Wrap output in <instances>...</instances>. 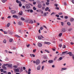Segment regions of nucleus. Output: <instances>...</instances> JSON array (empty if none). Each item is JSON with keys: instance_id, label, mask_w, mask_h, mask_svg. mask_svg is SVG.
<instances>
[{"instance_id": "obj_63", "label": "nucleus", "mask_w": 74, "mask_h": 74, "mask_svg": "<svg viewBox=\"0 0 74 74\" xmlns=\"http://www.w3.org/2000/svg\"><path fill=\"white\" fill-rule=\"evenodd\" d=\"M54 5L56 7H58V4H55Z\"/></svg>"}, {"instance_id": "obj_20", "label": "nucleus", "mask_w": 74, "mask_h": 74, "mask_svg": "<svg viewBox=\"0 0 74 74\" xmlns=\"http://www.w3.org/2000/svg\"><path fill=\"white\" fill-rule=\"evenodd\" d=\"M49 63H52L53 62V60H49L48 61Z\"/></svg>"}, {"instance_id": "obj_12", "label": "nucleus", "mask_w": 74, "mask_h": 74, "mask_svg": "<svg viewBox=\"0 0 74 74\" xmlns=\"http://www.w3.org/2000/svg\"><path fill=\"white\" fill-rule=\"evenodd\" d=\"M38 8H41L42 7V5L40 4H39L38 5Z\"/></svg>"}, {"instance_id": "obj_54", "label": "nucleus", "mask_w": 74, "mask_h": 74, "mask_svg": "<svg viewBox=\"0 0 74 74\" xmlns=\"http://www.w3.org/2000/svg\"><path fill=\"white\" fill-rule=\"evenodd\" d=\"M16 1L17 3H19V1L18 0H16Z\"/></svg>"}, {"instance_id": "obj_17", "label": "nucleus", "mask_w": 74, "mask_h": 74, "mask_svg": "<svg viewBox=\"0 0 74 74\" xmlns=\"http://www.w3.org/2000/svg\"><path fill=\"white\" fill-rule=\"evenodd\" d=\"M67 24L68 26H71V23H70L69 22H68L67 23Z\"/></svg>"}, {"instance_id": "obj_14", "label": "nucleus", "mask_w": 74, "mask_h": 74, "mask_svg": "<svg viewBox=\"0 0 74 74\" xmlns=\"http://www.w3.org/2000/svg\"><path fill=\"white\" fill-rule=\"evenodd\" d=\"M62 59H63V58L61 57L59 58V59H58V61H60V60H62Z\"/></svg>"}, {"instance_id": "obj_30", "label": "nucleus", "mask_w": 74, "mask_h": 74, "mask_svg": "<svg viewBox=\"0 0 74 74\" xmlns=\"http://www.w3.org/2000/svg\"><path fill=\"white\" fill-rule=\"evenodd\" d=\"M44 58L45 59H47V56H44Z\"/></svg>"}, {"instance_id": "obj_51", "label": "nucleus", "mask_w": 74, "mask_h": 74, "mask_svg": "<svg viewBox=\"0 0 74 74\" xmlns=\"http://www.w3.org/2000/svg\"><path fill=\"white\" fill-rule=\"evenodd\" d=\"M41 10H37L36 11L37 12H41Z\"/></svg>"}, {"instance_id": "obj_5", "label": "nucleus", "mask_w": 74, "mask_h": 74, "mask_svg": "<svg viewBox=\"0 0 74 74\" xmlns=\"http://www.w3.org/2000/svg\"><path fill=\"white\" fill-rule=\"evenodd\" d=\"M29 20H28L26 21V22H27L29 23H31V24L33 23V21L32 20H31L29 22Z\"/></svg>"}, {"instance_id": "obj_50", "label": "nucleus", "mask_w": 74, "mask_h": 74, "mask_svg": "<svg viewBox=\"0 0 74 74\" xmlns=\"http://www.w3.org/2000/svg\"><path fill=\"white\" fill-rule=\"evenodd\" d=\"M68 30L69 31H71V30H72V28H70Z\"/></svg>"}, {"instance_id": "obj_24", "label": "nucleus", "mask_w": 74, "mask_h": 74, "mask_svg": "<svg viewBox=\"0 0 74 74\" xmlns=\"http://www.w3.org/2000/svg\"><path fill=\"white\" fill-rule=\"evenodd\" d=\"M62 34V33H60L59 34V35H58L59 37H61Z\"/></svg>"}, {"instance_id": "obj_19", "label": "nucleus", "mask_w": 74, "mask_h": 74, "mask_svg": "<svg viewBox=\"0 0 74 74\" xmlns=\"http://www.w3.org/2000/svg\"><path fill=\"white\" fill-rule=\"evenodd\" d=\"M2 68L5 70H7V68H6L3 65Z\"/></svg>"}, {"instance_id": "obj_26", "label": "nucleus", "mask_w": 74, "mask_h": 74, "mask_svg": "<svg viewBox=\"0 0 74 74\" xmlns=\"http://www.w3.org/2000/svg\"><path fill=\"white\" fill-rule=\"evenodd\" d=\"M10 23H8L7 24V27H9L10 26Z\"/></svg>"}, {"instance_id": "obj_58", "label": "nucleus", "mask_w": 74, "mask_h": 74, "mask_svg": "<svg viewBox=\"0 0 74 74\" xmlns=\"http://www.w3.org/2000/svg\"><path fill=\"white\" fill-rule=\"evenodd\" d=\"M0 30L1 32H4V31H3V29H0Z\"/></svg>"}, {"instance_id": "obj_44", "label": "nucleus", "mask_w": 74, "mask_h": 74, "mask_svg": "<svg viewBox=\"0 0 74 74\" xmlns=\"http://www.w3.org/2000/svg\"><path fill=\"white\" fill-rule=\"evenodd\" d=\"M21 19L22 21H24L25 20V18L23 17H21Z\"/></svg>"}, {"instance_id": "obj_29", "label": "nucleus", "mask_w": 74, "mask_h": 74, "mask_svg": "<svg viewBox=\"0 0 74 74\" xmlns=\"http://www.w3.org/2000/svg\"><path fill=\"white\" fill-rule=\"evenodd\" d=\"M9 42H12V39H9Z\"/></svg>"}, {"instance_id": "obj_10", "label": "nucleus", "mask_w": 74, "mask_h": 74, "mask_svg": "<svg viewBox=\"0 0 74 74\" xmlns=\"http://www.w3.org/2000/svg\"><path fill=\"white\" fill-rule=\"evenodd\" d=\"M67 70V68H61V71H63V70Z\"/></svg>"}, {"instance_id": "obj_53", "label": "nucleus", "mask_w": 74, "mask_h": 74, "mask_svg": "<svg viewBox=\"0 0 74 74\" xmlns=\"http://www.w3.org/2000/svg\"><path fill=\"white\" fill-rule=\"evenodd\" d=\"M46 5H49V2H46Z\"/></svg>"}, {"instance_id": "obj_4", "label": "nucleus", "mask_w": 74, "mask_h": 74, "mask_svg": "<svg viewBox=\"0 0 74 74\" xmlns=\"http://www.w3.org/2000/svg\"><path fill=\"white\" fill-rule=\"evenodd\" d=\"M38 47H42V44L40 43H39L38 44Z\"/></svg>"}, {"instance_id": "obj_46", "label": "nucleus", "mask_w": 74, "mask_h": 74, "mask_svg": "<svg viewBox=\"0 0 74 74\" xmlns=\"http://www.w3.org/2000/svg\"><path fill=\"white\" fill-rule=\"evenodd\" d=\"M33 10H36V7H34L33 8Z\"/></svg>"}, {"instance_id": "obj_62", "label": "nucleus", "mask_w": 74, "mask_h": 74, "mask_svg": "<svg viewBox=\"0 0 74 74\" xmlns=\"http://www.w3.org/2000/svg\"><path fill=\"white\" fill-rule=\"evenodd\" d=\"M30 12H33V10H30Z\"/></svg>"}, {"instance_id": "obj_64", "label": "nucleus", "mask_w": 74, "mask_h": 74, "mask_svg": "<svg viewBox=\"0 0 74 74\" xmlns=\"http://www.w3.org/2000/svg\"><path fill=\"white\" fill-rule=\"evenodd\" d=\"M72 57H73V59L74 60V55H72Z\"/></svg>"}, {"instance_id": "obj_60", "label": "nucleus", "mask_w": 74, "mask_h": 74, "mask_svg": "<svg viewBox=\"0 0 74 74\" xmlns=\"http://www.w3.org/2000/svg\"><path fill=\"white\" fill-rule=\"evenodd\" d=\"M59 15H62V13H59Z\"/></svg>"}, {"instance_id": "obj_2", "label": "nucleus", "mask_w": 74, "mask_h": 74, "mask_svg": "<svg viewBox=\"0 0 74 74\" xmlns=\"http://www.w3.org/2000/svg\"><path fill=\"white\" fill-rule=\"evenodd\" d=\"M42 38L43 39H42ZM44 37H43V36H42V35H41V36H39L38 37V40H44L45 39H44Z\"/></svg>"}, {"instance_id": "obj_39", "label": "nucleus", "mask_w": 74, "mask_h": 74, "mask_svg": "<svg viewBox=\"0 0 74 74\" xmlns=\"http://www.w3.org/2000/svg\"><path fill=\"white\" fill-rule=\"evenodd\" d=\"M40 29L41 30H43V29H44V28H43V27H41L40 28Z\"/></svg>"}, {"instance_id": "obj_61", "label": "nucleus", "mask_w": 74, "mask_h": 74, "mask_svg": "<svg viewBox=\"0 0 74 74\" xmlns=\"http://www.w3.org/2000/svg\"><path fill=\"white\" fill-rule=\"evenodd\" d=\"M33 4H34V5H35V4H36V2H33Z\"/></svg>"}, {"instance_id": "obj_42", "label": "nucleus", "mask_w": 74, "mask_h": 74, "mask_svg": "<svg viewBox=\"0 0 74 74\" xmlns=\"http://www.w3.org/2000/svg\"><path fill=\"white\" fill-rule=\"evenodd\" d=\"M46 44H47V45H49L51 44V43H50V42H47Z\"/></svg>"}, {"instance_id": "obj_55", "label": "nucleus", "mask_w": 74, "mask_h": 74, "mask_svg": "<svg viewBox=\"0 0 74 74\" xmlns=\"http://www.w3.org/2000/svg\"><path fill=\"white\" fill-rule=\"evenodd\" d=\"M64 18L65 19H67V18H68V17L67 16H65Z\"/></svg>"}, {"instance_id": "obj_31", "label": "nucleus", "mask_w": 74, "mask_h": 74, "mask_svg": "<svg viewBox=\"0 0 74 74\" xmlns=\"http://www.w3.org/2000/svg\"><path fill=\"white\" fill-rule=\"evenodd\" d=\"M22 23L21 22H19L18 23V24L19 25H22Z\"/></svg>"}, {"instance_id": "obj_7", "label": "nucleus", "mask_w": 74, "mask_h": 74, "mask_svg": "<svg viewBox=\"0 0 74 74\" xmlns=\"http://www.w3.org/2000/svg\"><path fill=\"white\" fill-rule=\"evenodd\" d=\"M11 12L12 14H15V13H16V11L15 10H12L11 11Z\"/></svg>"}, {"instance_id": "obj_43", "label": "nucleus", "mask_w": 74, "mask_h": 74, "mask_svg": "<svg viewBox=\"0 0 74 74\" xmlns=\"http://www.w3.org/2000/svg\"><path fill=\"white\" fill-rule=\"evenodd\" d=\"M26 46L27 48H29L30 47V44H28V45H27Z\"/></svg>"}, {"instance_id": "obj_25", "label": "nucleus", "mask_w": 74, "mask_h": 74, "mask_svg": "<svg viewBox=\"0 0 74 74\" xmlns=\"http://www.w3.org/2000/svg\"><path fill=\"white\" fill-rule=\"evenodd\" d=\"M67 53V51L63 52L62 53V54H65V53Z\"/></svg>"}, {"instance_id": "obj_32", "label": "nucleus", "mask_w": 74, "mask_h": 74, "mask_svg": "<svg viewBox=\"0 0 74 74\" xmlns=\"http://www.w3.org/2000/svg\"><path fill=\"white\" fill-rule=\"evenodd\" d=\"M41 69L42 70H44V66H42Z\"/></svg>"}, {"instance_id": "obj_3", "label": "nucleus", "mask_w": 74, "mask_h": 74, "mask_svg": "<svg viewBox=\"0 0 74 74\" xmlns=\"http://www.w3.org/2000/svg\"><path fill=\"white\" fill-rule=\"evenodd\" d=\"M25 71L26 73H28V74H30L31 73V69L29 68L28 70V71L27 70H25Z\"/></svg>"}, {"instance_id": "obj_9", "label": "nucleus", "mask_w": 74, "mask_h": 74, "mask_svg": "<svg viewBox=\"0 0 74 74\" xmlns=\"http://www.w3.org/2000/svg\"><path fill=\"white\" fill-rule=\"evenodd\" d=\"M40 68H41V66L39 65L37 67V70H40Z\"/></svg>"}, {"instance_id": "obj_6", "label": "nucleus", "mask_w": 74, "mask_h": 74, "mask_svg": "<svg viewBox=\"0 0 74 74\" xmlns=\"http://www.w3.org/2000/svg\"><path fill=\"white\" fill-rule=\"evenodd\" d=\"M25 7L27 8L28 9H29L30 8V5L28 4H26L25 5Z\"/></svg>"}, {"instance_id": "obj_48", "label": "nucleus", "mask_w": 74, "mask_h": 74, "mask_svg": "<svg viewBox=\"0 0 74 74\" xmlns=\"http://www.w3.org/2000/svg\"><path fill=\"white\" fill-rule=\"evenodd\" d=\"M23 71V69H22L21 70V71L19 72V73H21V72H22Z\"/></svg>"}, {"instance_id": "obj_52", "label": "nucleus", "mask_w": 74, "mask_h": 74, "mask_svg": "<svg viewBox=\"0 0 74 74\" xmlns=\"http://www.w3.org/2000/svg\"><path fill=\"white\" fill-rule=\"evenodd\" d=\"M67 54H72V53L71 52H69V53H68Z\"/></svg>"}, {"instance_id": "obj_36", "label": "nucleus", "mask_w": 74, "mask_h": 74, "mask_svg": "<svg viewBox=\"0 0 74 74\" xmlns=\"http://www.w3.org/2000/svg\"><path fill=\"white\" fill-rule=\"evenodd\" d=\"M13 67L14 68H15V69H16V68H17V67H18V66H17L14 65V66H13Z\"/></svg>"}, {"instance_id": "obj_13", "label": "nucleus", "mask_w": 74, "mask_h": 74, "mask_svg": "<svg viewBox=\"0 0 74 74\" xmlns=\"http://www.w3.org/2000/svg\"><path fill=\"white\" fill-rule=\"evenodd\" d=\"M74 19L73 18H71L70 19V21L71 22H73V21H74Z\"/></svg>"}, {"instance_id": "obj_41", "label": "nucleus", "mask_w": 74, "mask_h": 74, "mask_svg": "<svg viewBox=\"0 0 74 74\" xmlns=\"http://www.w3.org/2000/svg\"><path fill=\"white\" fill-rule=\"evenodd\" d=\"M62 32H65V31L66 30V29H65V28H63L62 29Z\"/></svg>"}, {"instance_id": "obj_8", "label": "nucleus", "mask_w": 74, "mask_h": 74, "mask_svg": "<svg viewBox=\"0 0 74 74\" xmlns=\"http://www.w3.org/2000/svg\"><path fill=\"white\" fill-rule=\"evenodd\" d=\"M15 72H19V70L18 69H15L14 70Z\"/></svg>"}, {"instance_id": "obj_16", "label": "nucleus", "mask_w": 74, "mask_h": 74, "mask_svg": "<svg viewBox=\"0 0 74 74\" xmlns=\"http://www.w3.org/2000/svg\"><path fill=\"white\" fill-rule=\"evenodd\" d=\"M8 67H12V64H8Z\"/></svg>"}, {"instance_id": "obj_28", "label": "nucleus", "mask_w": 74, "mask_h": 74, "mask_svg": "<svg viewBox=\"0 0 74 74\" xmlns=\"http://www.w3.org/2000/svg\"><path fill=\"white\" fill-rule=\"evenodd\" d=\"M8 64H4L3 66H7Z\"/></svg>"}, {"instance_id": "obj_57", "label": "nucleus", "mask_w": 74, "mask_h": 74, "mask_svg": "<svg viewBox=\"0 0 74 74\" xmlns=\"http://www.w3.org/2000/svg\"><path fill=\"white\" fill-rule=\"evenodd\" d=\"M61 25L62 26H63V25L64 24V23H63V22H61Z\"/></svg>"}, {"instance_id": "obj_15", "label": "nucleus", "mask_w": 74, "mask_h": 74, "mask_svg": "<svg viewBox=\"0 0 74 74\" xmlns=\"http://www.w3.org/2000/svg\"><path fill=\"white\" fill-rule=\"evenodd\" d=\"M22 14H23V12H22V11H21L19 12V15H22Z\"/></svg>"}, {"instance_id": "obj_56", "label": "nucleus", "mask_w": 74, "mask_h": 74, "mask_svg": "<svg viewBox=\"0 0 74 74\" xmlns=\"http://www.w3.org/2000/svg\"><path fill=\"white\" fill-rule=\"evenodd\" d=\"M23 70H26V67H23Z\"/></svg>"}, {"instance_id": "obj_47", "label": "nucleus", "mask_w": 74, "mask_h": 74, "mask_svg": "<svg viewBox=\"0 0 74 74\" xmlns=\"http://www.w3.org/2000/svg\"><path fill=\"white\" fill-rule=\"evenodd\" d=\"M59 47H60V48H62V45L61 44L59 45Z\"/></svg>"}, {"instance_id": "obj_35", "label": "nucleus", "mask_w": 74, "mask_h": 74, "mask_svg": "<svg viewBox=\"0 0 74 74\" xmlns=\"http://www.w3.org/2000/svg\"><path fill=\"white\" fill-rule=\"evenodd\" d=\"M44 63H46V61H45V60H44L42 62V64H44Z\"/></svg>"}, {"instance_id": "obj_18", "label": "nucleus", "mask_w": 74, "mask_h": 74, "mask_svg": "<svg viewBox=\"0 0 74 74\" xmlns=\"http://www.w3.org/2000/svg\"><path fill=\"white\" fill-rule=\"evenodd\" d=\"M3 42L4 44H6V43H7V41H6V40L4 39L3 41Z\"/></svg>"}, {"instance_id": "obj_33", "label": "nucleus", "mask_w": 74, "mask_h": 74, "mask_svg": "<svg viewBox=\"0 0 74 74\" xmlns=\"http://www.w3.org/2000/svg\"><path fill=\"white\" fill-rule=\"evenodd\" d=\"M15 37H18V38L21 37V36H18V35H15Z\"/></svg>"}, {"instance_id": "obj_34", "label": "nucleus", "mask_w": 74, "mask_h": 74, "mask_svg": "<svg viewBox=\"0 0 74 74\" xmlns=\"http://www.w3.org/2000/svg\"><path fill=\"white\" fill-rule=\"evenodd\" d=\"M2 1L3 3H5V1H7V0H2Z\"/></svg>"}, {"instance_id": "obj_37", "label": "nucleus", "mask_w": 74, "mask_h": 74, "mask_svg": "<svg viewBox=\"0 0 74 74\" xmlns=\"http://www.w3.org/2000/svg\"><path fill=\"white\" fill-rule=\"evenodd\" d=\"M62 48H66V46L65 45H64Z\"/></svg>"}, {"instance_id": "obj_1", "label": "nucleus", "mask_w": 74, "mask_h": 74, "mask_svg": "<svg viewBox=\"0 0 74 74\" xmlns=\"http://www.w3.org/2000/svg\"><path fill=\"white\" fill-rule=\"evenodd\" d=\"M33 63H36V65H39L40 63V60L38 59L36 60V61H33Z\"/></svg>"}, {"instance_id": "obj_23", "label": "nucleus", "mask_w": 74, "mask_h": 74, "mask_svg": "<svg viewBox=\"0 0 74 74\" xmlns=\"http://www.w3.org/2000/svg\"><path fill=\"white\" fill-rule=\"evenodd\" d=\"M48 10H49V8L47 7L45 9V11H48Z\"/></svg>"}, {"instance_id": "obj_22", "label": "nucleus", "mask_w": 74, "mask_h": 74, "mask_svg": "<svg viewBox=\"0 0 74 74\" xmlns=\"http://www.w3.org/2000/svg\"><path fill=\"white\" fill-rule=\"evenodd\" d=\"M5 61H8L9 60V59L7 58H6L5 59Z\"/></svg>"}, {"instance_id": "obj_38", "label": "nucleus", "mask_w": 74, "mask_h": 74, "mask_svg": "<svg viewBox=\"0 0 74 74\" xmlns=\"http://www.w3.org/2000/svg\"><path fill=\"white\" fill-rule=\"evenodd\" d=\"M45 52H47V53H49V51L48 50L46 49L45 50Z\"/></svg>"}, {"instance_id": "obj_27", "label": "nucleus", "mask_w": 74, "mask_h": 74, "mask_svg": "<svg viewBox=\"0 0 74 74\" xmlns=\"http://www.w3.org/2000/svg\"><path fill=\"white\" fill-rule=\"evenodd\" d=\"M21 1H23V2H26L27 3L28 2L27 1H26L25 0H20Z\"/></svg>"}, {"instance_id": "obj_40", "label": "nucleus", "mask_w": 74, "mask_h": 74, "mask_svg": "<svg viewBox=\"0 0 74 74\" xmlns=\"http://www.w3.org/2000/svg\"><path fill=\"white\" fill-rule=\"evenodd\" d=\"M44 16H47V13H44L43 14Z\"/></svg>"}, {"instance_id": "obj_21", "label": "nucleus", "mask_w": 74, "mask_h": 74, "mask_svg": "<svg viewBox=\"0 0 74 74\" xmlns=\"http://www.w3.org/2000/svg\"><path fill=\"white\" fill-rule=\"evenodd\" d=\"M30 55L31 56V57H35V55L34 54H30Z\"/></svg>"}, {"instance_id": "obj_59", "label": "nucleus", "mask_w": 74, "mask_h": 74, "mask_svg": "<svg viewBox=\"0 0 74 74\" xmlns=\"http://www.w3.org/2000/svg\"><path fill=\"white\" fill-rule=\"evenodd\" d=\"M71 1L72 3H73V4H74V0H72Z\"/></svg>"}, {"instance_id": "obj_49", "label": "nucleus", "mask_w": 74, "mask_h": 74, "mask_svg": "<svg viewBox=\"0 0 74 74\" xmlns=\"http://www.w3.org/2000/svg\"><path fill=\"white\" fill-rule=\"evenodd\" d=\"M0 71H1V72H3V69H1Z\"/></svg>"}, {"instance_id": "obj_45", "label": "nucleus", "mask_w": 74, "mask_h": 74, "mask_svg": "<svg viewBox=\"0 0 74 74\" xmlns=\"http://www.w3.org/2000/svg\"><path fill=\"white\" fill-rule=\"evenodd\" d=\"M33 52L34 53H35L36 52V49H35L33 50Z\"/></svg>"}, {"instance_id": "obj_11", "label": "nucleus", "mask_w": 74, "mask_h": 74, "mask_svg": "<svg viewBox=\"0 0 74 74\" xmlns=\"http://www.w3.org/2000/svg\"><path fill=\"white\" fill-rule=\"evenodd\" d=\"M12 17L13 18H18V16L16 15H13L12 16Z\"/></svg>"}]
</instances>
